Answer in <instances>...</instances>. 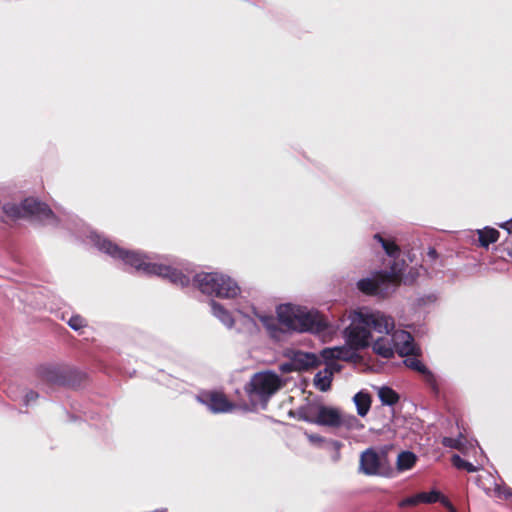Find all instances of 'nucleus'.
<instances>
[{
	"label": "nucleus",
	"mask_w": 512,
	"mask_h": 512,
	"mask_svg": "<svg viewBox=\"0 0 512 512\" xmlns=\"http://www.w3.org/2000/svg\"><path fill=\"white\" fill-rule=\"evenodd\" d=\"M394 329L392 317L380 312H354L351 324L344 330L347 344L354 350L365 348L373 340L372 331L384 334L373 341V351L380 357H393L395 349L390 332Z\"/></svg>",
	"instance_id": "nucleus-1"
},
{
	"label": "nucleus",
	"mask_w": 512,
	"mask_h": 512,
	"mask_svg": "<svg viewBox=\"0 0 512 512\" xmlns=\"http://www.w3.org/2000/svg\"><path fill=\"white\" fill-rule=\"evenodd\" d=\"M90 241L100 251L114 259L121 260L125 265L134 268L139 273L162 277L180 287H187L190 284V276L184 274L179 269L171 265L155 262L152 257L138 251L120 248L118 245L96 232H91Z\"/></svg>",
	"instance_id": "nucleus-2"
},
{
	"label": "nucleus",
	"mask_w": 512,
	"mask_h": 512,
	"mask_svg": "<svg viewBox=\"0 0 512 512\" xmlns=\"http://www.w3.org/2000/svg\"><path fill=\"white\" fill-rule=\"evenodd\" d=\"M276 312L280 325L287 331L321 334L328 327L327 321L318 311L304 306L281 304Z\"/></svg>",
	"instance_id": "nucleus-3"
},
{
	"label": "nucleus",
	"mask_w": 512,
	"mask_h": 512,
	"mask_svg": "<svg viewBox=\"0 0 512 512\" xmlns=\"http://www.w3.org/2000/svg\"><path fill=\"white\" fill-rule=\"evenodd\" d=\"M192 284L207 296L230 299L240 294L237 282L220 272L197 273L193 276Z\"/></svg>",
	"instance_id": "nucleus-4"
},
{
	"label": "nucleus",
	"mask_w": 512,
	"mask_h": 512,
	"mask_svg": "<svg viewBox=\"0 0 512 512\" xmlns=\"http://www.w3.org/2000/svg\"><path fill=\"white\" fill-rule=\"evenodd\" d=\"M2 209L12 220L30 218L46 225L57 224V218L49 206L34 198H26L20 204L6 203Z\"/></svg>",
	"instance_id": "nucleus-5"
},
{
	"label": "nucleus",
	"mask_w": 512,
	"mask_h": 512,
	"mask_svg": "<svg viewBox=\"0 0 512 512\" xmlns=\"http://www.w3.org/2000/svg\"><path fill=\"white\" fill-rule=\"evenodd\" d=\"M401 263H393L389 271H378L371 278H363L357 282V288L364 294L378 297H387L397 288Z\"/></svg>",
	"instance_id": "nucleus-6"
},
{
	"label": "nucleus",
	"mask_w": 512,
	"mask_h": 512,
	"mask_svg": "<svg viewBox=\"0 0 512 512\" xmlns=\"http://www.w3.org/2000/svg\"><path fill=\"white\" fill-rule=\"evenodd\" d=\"M280 377L271 371L258 372L254 374L246 386V391L251 397H257L267 402L281 387Z\"/></svg>",
	"instance_id": "nucleus-7"
},
{
	"label": "nucleus",
	"mask_w": 512,
	"mask_h": 512,
	"mask_svg": "<svg viewBox=\"0 0 512 512\" xmlns=\"http://www.w3.org/2000/svg\"><path fill=\"white\" fill-rule=\"evenodd\" d=\"M387 467V454L368 448L360 455L359 471L365 475H382Z\"/></svg>",
	"instance_id": "nucleus-8"
},
{
	"label": "nucleus",
	"mask_w": 512,
	"mask_h": 512,
	"mask_svg": "<svg viewBox=\"0 0 512 512\" xmlns=\"http://www.w3.org/2000/svg\"><path fill=\"white\" fill-rule=\"evenodd\" d=\"M197 400L213 413H226L232 410L233 404L222 393L204 392L197 396Z\"/></svg>",
	"instance_id": "nucleus-9"
},
{
	"label": "nucleus",
	"mask_w": 512,
	"mask_h": 512,
	"mask_svg": "<svg viewBox=\"0 0 512 512\" xmlns=\"http://www.w3.org/2000/svg\"><path fill=\"white\" fill-rule=\"evenodd\" d=\"M390 337L393 338V346L395 351L400 356L417 355V347L414 343L412 335L405 330H395L390 332Z\"/></svg>",
	"instance_id": "nucleus-10"
},
{
	"label": "nucleus",
	"mask_w": 512,
	"mask_h": 512,
	"mask_svg": "<svg viewBox=\"0 0 512 512\" xmlns=\"http://www.w3.org/2000/svg\"><path fill=\"white\" fill-rule=\"evenodd\" d=\"M409 356L410 357L404 360V364L408 368L420 373L431 390L434 393H438L439 385L436 375L431 370H429L417 357H415L416 355Z\"/></svg>",
	"instance_id": "nucleus-11"
},
{
	"label": "nucleus",
	"mask_w": 512,
	"mask_h": 512,
	"mask_svg": "<svg viewBox=\"0 0 512 512\" xmlns=\"http://www.w3.org/2000/svg\"><path fill=\"white\" fill-rule=\"evenodd\" d=\"M289 357L291 360L290 365L297 371H305L316 367L319 364V358L317 355L310 352L293 350L290 352Z\"/></svg>",
	"instance_id": "nucleus-12"
},
{
	"label": "nucleus",
	"mask_w": 512,
	"mask_h": 512,
	"mask_svg": "<svg viewBox=\"0 0 512 512\" xmlns=\"http://www.w3.org/2000/svg\"><path fill=\"white\" fill-rule=\"evenodd\" d=\"M339 369L340 367L336 363H327L323 370H320L316 373L314 377L315 387L322 392L328 391L331 387L332 376L334 372L339 371Z\"/></svg>",
	"instance_id": "nucleus-13"
},
{
	"label": "nucleus",
	"mask_w": 512,
	"mask_h": 512,
	"mask_svg": "<svg viewBox=\"0 0 512 512\" xmlns=\"http://www.w3.org/2000/svg\"><path fill=\"white\" fill-rule=\"evenodd\" d=\"M339 421L340 411L338 409L321 404V408L318 413L317 425L339 428Z\"/></svg>",
	"instance_id": "nucleus-14"
},
{
	"label": "nucleus",
	"mask_w": 512,
	"mask_h": 512,
	"mask_svg": "<svg viewBox=\"0 0 512 512\" xmlns=\"http://www.w3.org/2000/svg\"><path fill=\"white\" fill-rule=\"evenodd\" d=\"M211 313L217 318L226 328L232 329L234 327L235 321L230 313L222 304L215 300L210 301Z\"/></svg>",
	"instance_id": "nucleus-15"
},
{
	"label": "nucleus",
	"mask_w": 512,
	"mask_h": 512,
	"mask_svg": "<svg viewBox=\"0 0 512 512\" xmlns=\"http://www.w3.org/2000/svg\"><path fill=\"white\" fill-rule=\"evenodd\" d=\"M354 355V352L350 348L346 347H333L326 348L322 351L321 356L325 361L333 360H349Z\"/></svg>",
	"instance_id": "nucleus-16"
},
{
	"label": "nucleus",
	"mask_w": 512,
	"mask_h": 512,
	"mask_svg": "<svg viewBox=\"0 0 512 512\" xmlns=\"http://www.w3.org/2000/svg\"><path fill=\"white\" fill-rule=\"evenodd\" d=\"M321 404H308L297 409V416L300 420L308 423L317 424L318 413Z\"/></svg>",
	"instance_id": "nucleus-17"
},
{
	"label": "nucleus",
	"mask_w": 512,
	"mask_h": 512,
	"mask_svg": "<svg viewBox=\"0 0 512 512\" xmlns=\"http://www.w3.org/2000/svg\"><path fill=\"white\" fill-rule=\"evenodd\" d=\"M253 314L256 318L259 319V321L263 324V326L267 329V331L272 337L278 336V333L280 332V329L278 327V324H280L278 317L275 318L274 316L269 314L259 313L255 309H253Z\"/></svg>",
	"instance_id": "nucleus-18"
},
{
	"label": "nucleus",
	"mask_w": 512,
	"mask_h": 512,
	"mask_svg": "<svg viewBox=\"0 0 512 512\" xmlns=\"http://www.w3.org/2000/svg\"><path fill=\"white\" fill-rule=\"evenodd\" d=\"M353 402L360 417H365L371 407V396L368 392L359 391L353 397Z\"/></svg>",
	"instance_id": "nucleus-19"
},
{
	"label": "nucleus",
	"mask_w": 512,
	"mask_h": 512,
	"mask_svg": "<svg viewBox=\"0 0 512 512\" xmlns=\"http://www.w3.org/2000/svg\"><path fill=\"white\" fill-rule=\"evenodd\" d=\"M479 236L480 245L484 248H488L491 243H495L499 238V231L491 228L485 227L483 229L477 230Z\"/></svg>",
	"instance_id": "nucleus-20"
},
{
	"label": "nucleus",
	"mask_w": 512,
	"mask_h": 512,
	"mask_svg": "<svg viewBox=\"0 0 512 512\" xmlns=\"http://www.w3.org/2000/svg\"><path fill=\"white\" fill-rule=\"evenodd\" d=\"M373 238L381 244L383 250L389 257L396 259L399 256L400 249L394 241L385 239L380 233H376Z\"/></svg>",
	"instance_id": "nucleus-21"
},
{
	"label": "nucleus",
	"mask_w": 512,
	"mask_h": 512,
	"mask_svg": "<svg viewBox=\"0 0 512 512\" xmlns=\"http://www.w3.org/2000/svg\"><path fill=\"white\" fill-rule=\"evenodd\" d=\"M416 455L410 451H402L397 457V469L406 471L411 469L416 463Z\"/></svg>",
	"instance_id": "nucleus-22"
},
{
	"label": "nucleus",
	"mask_w": 512,
	"mask_h": 512,
	"mask_svg": "<svg viewBox=\"0 0 512 512\" xmlns=\"http://www.w3.org/2000/svg\"><path fill=\"white\" fill-rule=\"evenodd\" d=\"M378 396L383 405L393 406L399 401V395L387 386H383L378 390Z\"/></svg>",
	"instance_id": "nucleus-23"
},
{
	"label": "nucleus",
	"mask_w": 512,
	"mask_h": 512,
	"mask_svg": "<svg viewBox=\"0 0 512 512\" xmlns=\"http://www.w3.org/2000/svg\"><path fill=\"white\" fill-rule=\"evenodd\" d=\"M393 263H401V264H403V266L401 267L402 269H401V272H400L399 280H397V287L401 283H403L405 285H411V284H413L415 282V280L419 276V273H418L417 269L411 268L409 270V272L407 274H405L404 271H405V268H406V263H405L404 260H401V261L395 260Z\"/></svg>",
	"instance_id": "nucleus-24"
},
{
	"label": "nucleus",
	"mask_w": 512,
	"mask_h": 512,
	"mask_svg": "<svg viewBox=\"0 0 512 512\" xmlns=\"http://www.w3.org/2000/svg\"><path fill=\"white\" fill-rule=\"evenodd\" d=\"M340 427H344L347 430H359L363 427L359 419L351 414H345L340 411Z\"/></svg>",
	"instance_id": "nucleus-25"
},
{
	"label": "nucleus",
	"mask_w": 512,
	"mask_h": 512,
	"mask_svg": "<svg viewBox=\"0 0 512 512\" xmlns=\"http://www.w3.org/2000/svg\"><path fill=\"white\" fill-rule=\"evenodd\" d=\"M452 464L457 469H464L468 472H475L477 471V467L474 466L472 463L462 459L459 455L455 454L451 458Z\"/></svg>",
	"instance_id": "nucleus-26"
},
{
	"label": "nucleus",
	"mask_w": 512,
	"mask_h": 512,
	"mask_svg": "<svg viewBox=\"0 0 512 512\" xmlns=\"http://www.w3.org/2000/svg\"><path fill=\"white\" fill-rule=\"evenodd\" d=\"M67 323L69 327L75 331H80L87 326V321L80 315L71 316Z\"/></svg>",
	"instance_id": "nucleus-27"
},
{
	"label": "nucleus",
	"mask_w": 512,
	"mask_h": 512,
	"mask_svg": "<svg viewBox=\"0 0 512 512\" xmlns=\"http://www.w3.org/2000/svg\"><path fill=\"white\" fill-rule=\"evenodd\" d=\"M420 496L421 503H434L439 500L440 493L437 491H432L429 493L422 492L420 493Z\"/></svg>",
	"instance_id": "nucleus-28"
},
{
	"label": "nucleus",
	"mask_w": 512,
	"mask_h": 512,
	"mask_svg": "<svg viewBox=\"0 0 512 512\" xmlns=\"http://www.w3.org/2000/svg\"><path fill=\"white\" fill-rule=\"evenodd\" d=\"M442 444L445 447L460 449V447L462 446V440L461 438L444 437L442 440Z\"/></svg>",
	"instance_id": "nucleus-29"
},
{
	"label": "nucleus",
	"mask_w": 512,
	"mask_h": 512,
	"mask_svg": "<svg viewBox=\"0 0 512 512\" xmlns=\"http://www.w3.org/2000/svg\"><path fill=\"white\" fill-rule=\"evenodd\" d=\"M420 498H421L420 493L417 495L411 496V497H407L399 503V506L402 508L407 507V506H415V505L421 503Z\"/></svg>",
	"instance_id": "nucleus-30"
},
{
	"label": "nucleus",
	"mask_w": 512,
	"mask_h": 512,
	"mask_svg": "<svg viewBox=\"0 0 512 512\" xmlns=\"http://www.w3.org/2000/svg\"><path fill=\"white\" fill-rule=\"evenodd\" d=\"M495 494L499 498H512V490L508 487H501L500 485L495 486Z\"/></svg>",
	"instance_id": "nucleus-31"
},
{
	"label": "nucleus",
	"mask_w": 512,
	"mask_h": 512,
	"mask_svg": "<svg viewBox=\"0 0 512 512\" xmlns=\"http://www.w3.org/2000/svg\"><path fill=\"white\" fill-rule=\"evenodd\" d=\"M39 395L37 392L33 391V390H29L25 393V396L23 398V403L26 407H28L31 403H34L36 402V400L38 399Z\"/></svg>",
	"instance_id": "nucleus-32"
},
{
	"label": "nucleus",
	"mask_w": 512,
	"mask_h": 512,
	"mask_svg": "<svg viewBox=\"0 0 512 512\" xmlns=\"http://www.w3.org/2000/svg\"><path fill=\"white\" fill-rule=\"evenodd\" d=\"M309 441L313 444H319L324 441L323 437L317 434H307Z\"/></svg>",
	"instance_id": "nucleus-33"
},
{
	"label": "nucleus",
	"mask_w": 512,
	"mask_h": 512,
	"mask_svg": "<svg viewBox=\"0 0 512 512\" xmlns=\"http://www.w3.org/2000/svg\"><path fill=\"white\" fill-rule=\"evenodd\" d=\"M498 225L500 228L505 229L509 234H512V218Z\"/></svg>",
	"instance_id": "nucleus-34"
},
{
	"label": "nucleus",
	"mask_w": 512,
	"mask_h": 512,
	"mask_svg": "<svg viewBox=\"0 0 512 512\" xmlns=\"http://www.w3.org/2000/svg\"><path fill=\"white\" fill-rule=\"evenodd\" d=\"M427 257L431 260V261H435L437 258H438V253L436 251L435 248L433 247H430L428 249V252H427Z\"/></svg>",
	"instance_id": "nucleus-35"
},
{
	"label": "nucleus",
	"mask_w": 512,
	"mask_h": 512,
	"mask_svg": "<svg viewBox=\"0 0 512 512\" xmlns=\"http://www.w3.org/2000/svg\"><path fill=\"white\" fill-rule=\"evenodd\" d=\"M332 444L337 451L336 456L334 457V459L337 460L339 458V450L342 447V443L339 441H333Z\"/></svg>",
	"instance_id": "nucleus-36"
},
{
	"label": "nucleus",
	"mask_w": 512,
	"mask_h": 512,
	"mask_svg": "<svg viewBox=\"0 0 512 512\" xmlns=\"http://www.w3.org/2000/svg\"><path fill=\"white\" fill-rule=\"evenodd\" d=\"M443 503L448 508L449 512H457L454 506L449 501L444 500Z\"/></svg>",
	"instance_id": "nucleus-37"
},
{
	"label": "nucleus",
	"mask_w": 512,
	"mask_h": 512,
	"mask_svg": "<svg viewBox=\"0 0 512 512\" xmlns=\"http://www.w3.org/2000/svg\"><path fill=\"white\" fill-rule=\"evenodd\" d=\"M508 255L512 257V249L507 251Z\"/></svg>",
	"instance_id": "nucleus-38"
},
{
	"label": "nucleus",
	"mask_w": 512,
	"mask_h": 512,
	"mask_svg": "<svg viewBox=\"0 0 512 512\" xmlns=\"http://www.w3.org/2000/svg\"><path fill=\"white\" fill-rule=\"evenodd\" d=\"M248 320L255 326V322L252 318H248Z\"/></svg>",
	"instance_id": "nucleus-39"
},
{
	"label": "nucleus",
	"mask_w": 512,
	"mask_h": 512,
	"mask_svg": "<svg viewBox=\"0 0 512 512\" xmlns=\"http://www.w3.org/2000/svg\"><path fill=\"white\" fill-rule=\"evenodd\" d=\"M282 369H283V371H288V369L286 368V365H283Z\"/></svg>",
	"instance_id": "nucleus-40"
}]
</instances>
